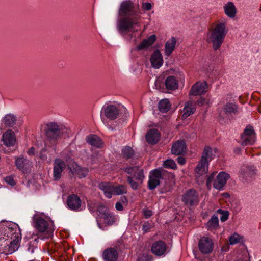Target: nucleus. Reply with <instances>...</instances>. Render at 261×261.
<instances>
[{
	"instance_id": "13d9d810",
	"label": "nucleus",
	"mask_w": 261,
	"mask_h": 261,
	"mask_svg": "<svg viewBox=\"0 0 261 261\" xmlns=\"http://www.w3.org/2000/svg\"><path fill=\"white\" fill-rule=\"evenodd\" d=\"M146 259L149 260L150 259V256L148 255H145L143 256Z\"/></svg>"
},
{
	"instance_id": "412c9836",
	"label": "nucleus",
	"mask_w": 261,
	"mask_h": 261,
	"mask_svg": "<svg viewBox=\"0 0 261 261\" xmlns=\"http://www.w3.org/2000/svg\"><path fill=\"white\" fill-rule=\"evenodd\" d=\"M160 136V133L157 129H150L146 135V140L148 143L154 144L159 141Z\"/></svg>"
},
{
	"instance_id": "6e6d98bb",
	"label": "nucleus",
	"mask_w": 261,
	"mask_h": 261,
	"mask_svg": "<svg viewBox=\"0 0 261 261\" xmlns=\"http://www.w3.org/2000/svg\"><path fill=\"white\" fill-rule=\"evenodd\" d=\"M206 101L205 102V105L209 106L212 102V100L210 98L206 97Z\"/></svg>"
},
{
	"instance_id": "79ce46f5",
	"label": "nucleus",
	"mask_w": 261,
	"mask_h": 261,
	"mask_svg": "<svg viewBox=\"0 0 261 261\" xmlns=\"http://www.w3.org/2000/svg\"><path fill=\"white\" fill-rule=\"evenodd\" d=\"M97 211L102 215V217L104 216L110 217L109 215L110 212L108 208L103 205H99L97 208Z\"/></svg>"
},
{
	"instance_id": "f704fd0d",
	"label": "nucleus",
	"mask_w": 261,
	"mask_h": 261,
	"mask_svg": "<svg viewBox=\"0 0 261 261\" xmlns=\"http://www.w3.org/2000/svg\"><path fill=\"white\" fill-rule=\"evenodd\" d=\"M20 240L16 239L11 240L10 244L8 245V251H6L7 254H12L16 251L18 248L19 242Z\"/></svg>"
},
{
	"instance_id": "4d7b16f0",
	"label": "nucleus",
	"mask_w": 261,
	"mask_h": 261,
	"mask_svg": "<svg viewBox=\"0 0 261 261\" xmlns=\"http://www.w3.org/2000/svg\"><path fill=\"white\" fill-rule=\"evenodd\" d=\"M121 200L123 202H127V199L125 196L121 197Z\"/></svg>"
},
{
	"instance_id": "bf43d9fd",
	"label": "nucleus",
	"mask_w": 261,
	"mask_h": 261,
	"mask_svg": "<svg viewBox=\"0 0 261 261\" xmlns=\"http://www.w3.org/2000/svg\"><path fill=\"white\" fill-rule=\"evenodd\" d=\"M28 251L30 252L31 253H33L34 252V249H30V248H28Z\"/></svg>"
},
{
	"instance_id": "09e8293b",
	"label": "nucleus",
	"mask_w": 261,
	"mask_h": 261,
	"mask_svg": "<svg viewBox=\"0 0 261 261\" xmlns=\"http://www.w3.org/2000/svg\"><path fill=\"white\" fill-rule=\"evenodd\" d=\"M143 215L145 218H149L152 215V212L149 210H144L143 211Z\"/></svg>"
},
{
	"instance_id": "ea45409f",
	"label": "nucleus",
	"mask_w": 261,
	"mask_h": 261,
	"mask_svg": "<svg viewBox=\"0 0 261 261\" xmlns=\"http://www.w3.org/2000/svg\"><path fill=\"white\" fill-rule=\"evenodd\" d=\"M122 153L123 157L126 159H129L133 156L134 151L131 147L126 146L123 149Z\"/></svg>"
},
{
	"instance_id": "cd10ccee",
	"label": "nucleus",
	"mask_w": 261,
	"mask_h": 261,
	"mask_svg": "<svg viewBox=\"0 0 261 261\" xmlns=\"http://www.w3.org/2000/svg\"><path fill=\"white\" fill-rule=\"evenodd\" d=\"M70 169L73 174L77 176L80 178L86 177L88 173L87 168L81 167L77 165H75Z\"/></svg>"
},
{
	"instance_id": "4468645a",
	"label": "nucleus",
	"mask_w": 261,
	"mask_h": 261,
	"mask_svg": "<svg viewBox=\"0 0 261 261\" xmlns=\"http://www.w3.org/2000/svg\"><path fill=\"white\" fill-rule=\"evenodd\" d=\"M119 254V250L117 247H109L103 251L102 258L104 261H117Z\"/></svg>"
},
{
	"instance_id": "393cba45",
	"label": "nucleus",
	"mask_w": 261,
	"mask_h": 261,
	"mask_svg": "<svg viewBox=\"0 0 261 261\" xmlns=\"http://www.w3.org/2000/svg\"><path fill=\"white\" fill-rule=\"evenodd\" d=\"M86 142L92 146L101 148L102 146L101 139L95 135H90L86 138Z\"/></svg>"
},
{
	"instance_id": "f257e3e1",
	"label": "nucleus",
	"mask_w": 261,
	"mask_h": 261,
	"mask_svg": "<svg viewBox=\"0 0 261 261\" xmlns=\"http://www.w3.org/2000/svg\"><path fill=\"white\" fill-rule=\"evenodd\" d=\"M118 13L122 17L118 25L119 31L134 33L140 30L142 13L139 5L131 0L123 1L120 4Z\"/></svg>"
},
{
	"instance_id": "49530a36",
	"label": "nucleus",
	"mask_w": 261,
	"mask_h": 261,
	"mask_svg": "<svg viewBox=\"0 0 261 261\" xmlns=\"http://www.w3.org/2000/svg\"><path fill=\"white\" fill-rule=\"evenodd\" d=\"M5 181L11 186H14L15 185V182L12 176H7L5 178Z\"/></svg>"
},
{
	"instance_id": "2f4dec72",
	"label": "nucleus",
	"mask_w": 261,
	"mask_h": 261,
	"mask_svg": "<svg viewBox=\"0 0 261 261\" xmlns=\"http://www.w3.org/2000/svg\"><path fill=\"white\" fill-rule=\"evenodd\" d=\"M165 85L168 89L175 90L178 87V82L174 76H170L166 79Z\"/></svg>"
},
{
	"instance_id": "c03bdc74",
	"label": "nucleus",
	"mask_w": 261,
	"mask_h": 261,
	"mask_svg": "<svg viewBox=\"0 0 261 261\" xmlns=\"http://www.w3.org/2000/svg\"><path fill=\"white\" fill-rule=\"evenodd\" d=\"M241 237L237 233H234L229 238V243L230 245H234L239 243L241 241Z\"/></svg>"
},
{
	"instance_id": "6e6552de",
	"label": "nucleus",
	"mask_w": 261,
	"mask_h": 261,
	"mask_svg": "<svg viewBox=\"0 0 261 261\" xmlns=\"http://www.w3.org/2000/svg\"><path fill=\"white\" fill-rule=\"evenodd\" d=\"M241 144L243 146L253 144L256 141V135L253 127L247 125L241 135Z\"/></svg>"
},
{
	"instance_id": "f8f14e48",
	"label": "nucleus",
	"mask_w": 261,
	"mask_h": 261,
	"mask_svg": "<svg viewBox=\"0 0 261 261\" xmlns=\"http://www.w3.org/2000/svg\"><path fill=\"white\" fill-rule=\"evenodd\" d=\"M214 244L211 239L203 237L199 241L198 248L203 254H208L213 250Z\"/></svg>"
},
{
	"instance_id": "4c0bfd02",
	"label": "nucleus",
	"mask_w": 261,
	"mask_h": 261,
	"mask_svg": "<svg viewBox=\"0 0 261 261\" xmlns=\"http://www.w3.org/2000/svg\"><path fill=\"white\" fill-rule=\"evenodd\" d=\"M113 195H121L127 192V189L126 186L119 185L115 186L113 185Z\"/></svg>"
},
{
	"instance_id": "58836bf2",
	"label": "nucleus",
	"mask_w": 261,
	"mask_h": 261,
	"mask_svg": "<svg viewBox=\"0 0 261 261\" xmlns=\"http://www.w3.org/2000/svg\"><path fill=\"white\" fill-rule=\"evenodd\" d=\"M219 225L218 218L216 215H213L211 219L207 222L206 226L209 229L216 228Z\"/></svg>"
},
{
	"instance_id": "9d476101",
	"label": "nucleus",
	"mask_w": 261,
	"mask_h": 261,
	"mask_svg": "<svg viewBox=\"0 0 261 261\" xmlns=\"http://www.w3.org/2000/svg\"><path fill=\"white\" fill-rule=\"evenodd\" d=\"M5 232L7 237L11 240H20L21 239L20 229L18 225L15 223L9 224L5 229Z\"/></svg>"
},
{
	"instance_id": "0eeeda50",
	"label": "nucleus",
	"mask_w": 261,
	"mask_h": 261,
	"mask_svg": "<svg viewBox=\"0 0 261 261\" xmlns=\"http://www.w3.org/2000/svg\"><path fill=\"white\" fill-rule=\"evenodd\" d=\"M172 174L163 169H157L150 172L148 180V188L154 189L160 184V180H167L172 177Z\"/></svg>"
},
{
	"instance_id": "473e14b6",
	"label": "nucleus",
	"mask_w": 261,
	"mask_h": 261,
	"mask_svg": "<svg viewBox=\"0 0 261 261\" xmlns=\"http://www.w3.org/2000/svg\"><path fill=\"white\" fill-rule=\"evenodd\" d=\"M30 163L29 161L27 160L26 159L24 158L22 156H20L15 161V164L17 168L22 171H24V170L27 168V166L29 165Z\"/></svg>"
},
{
	"instance_id": "a211bd4d",
	"label": "nucleus",
	"mask_w": 261,
	"mask_h": 261,
	"mask_svg": "<svg viewBox=\"0 0 261 261\" xmlns=\"http://www.w3.org/2000/svg\"><path fill=\"white\" fill-rule=\"evenodd\" d=\"M208 163L201 159L197 164L195 168L196 177L198 178V180L202 181L203 179H200V176L205 175L208 171Z\"/></svg>"
},
{
	"instance_id": "864d4df0",
	"label": "nucleus",
	"mask_w": 261,
	"mask_h": 261,
	"mask_svg": "<svg viewBox=\"0 0 261 261\" xmlns=\"http://www.w3.org/2000/svg\"><path fill=\"white\" fill-rule=\"evenodd\" d=\"M177 160L178 164L180 165H184L186 162L185 159L181 156L178 157Z\"/></svg>"
},
{
	"instance_id": "2eb2a0df",
	"label": "nucleus",
	"mask_w": 261,
	"mask_h": 261,
	"mask_svg": "<svg viewBox=\"0 0 261 261\" xmlns=\"http://www.w3.org/2000/svg\"><path fill=\"white\" fill-rule=\"evenodd\" d=\"M67 205L69 209L73 211H77L81 206L82 201L77 195L71 194L67 197Z\"/></svg>"
},
{
	"instance_id": "6ab92c4d",
	"label": "nucleus",
	"mask_w": 261,
	"mask_h": 261,
	"mask_svg": "<svg viewBox=\"0 0 261 261\" xmlns=\"http://www.w3.org/2000/svg\"><path fill=\"white\" fill-rule=\"evenodd\" d=\"M2 141L4 144L7 147L13 146L16 142L14 133L11 130H7L3 135Z\"/></svg>"
},
{
	"instance_id": "5701e85b",
	"label": "nucleus",
	"mask_w": 261,
	"mask_h": 261,
	"mask_svg": "<svg viewBox=\"0 0 261 261\" xmlns=\"http://www.w3.org/2000/svg\"><path fill=\"white\" fill-rule=\"evenodd\" d=\"M238 111V106L234 103H228L226 104L220 113V116L224 117V114L227 116L236 114Z\"/></svg>"
},
{
	"instance_id": "e433bc0d",
	"label": "nucleus",
	"mask_w": 261,
	"mask_h": 261,
	"mask_svg": "<svg viewBox=\"0 0 261 261\" xmlns=\"http://www.w3.org/2000/svg\"><path fill=\"white\" fill-rule=\"evenodd\" d=\"M158 107L161 112L166 113L170 108V104L168 99H162L160 101Z\"/></svg>"
},
{
	"instance_id": "dca6fc26",
	"label": "nucleus",
	"mask_w": 261,
	"mask_h": 261,
	"mask_svg": "<svg viewBox=\"0 0 261 261\" xmlns=\"http://www.w3.org/2000/svg\"><path fill=\"white\" fill-rule=\"evenodd\" d=\"M167 245L163 241H157L154 242L151 247L152 253L158 256L164 255L167 250Z\"/></svg>"
},
{
	"instance_id": "423d86ee",
	"label": "nucleus",
	"mask_w": 261,
	"mask_h": 261,
	"mask_svg": "<svg viewBox=\"0 0 261 261\" xmlns=\"http://www.w3.org/2000/svg\"><path fill=\"white\" fill-rule=\"evenodd\" d=\"M216 174V172H213L208 176L206 182V187L210 189L213 182V187L215 189L219 191L223 190L227 180L230 178V176L224 171L219 172L217 176Z\"/></svg>"
},
{
	"instance_id": "603ef678",
	"label": "nucleus",
	"mask_w": 261,
	"mask_h": 261,
	"mask_svg": "<svg viewBox=\"0 0 261 261\" xmlns=\"http://www.w3.org/2000/svg\"><path fill=\"white\" fill-rule=\"evenodd\" d=\"M115 207L118 211H122L123 209V207L120 202H117L116 203Z\"/></svg>"
},
{
	"instance_id": "b1692460",
	"label": "nucleus",
	"mask_w": 261,
	"mask_h": 261,
	"mask_svg": "<svg viewBox=\"0 0 261 261\" xmlns=\"http://www.w3.org/2000/svg\"><path fill=\"white\" fill-rule=\"evenodd\" d=\"M186 147L185 143L183 140H178L174 143L172 146V153L177 155H180L185 151Z\"/></svg>"
},
{
	"instance_id": "20e7f679",
	"label": "nucleus",
	"mask_w": 261,
	"mask_h": 261,
	"mask_svg": "<svg viewBox=\"0 0 261 261\" xmlns=\"http://www.w3.org/2000/svg\"><path fill=\"white\" fill-rule=\"evenodd\" d=\"M33 220L35 229L39 232L43 233L45 238H48L53 235L55 229L54 223L51 220L38 214L34 215Z\"/></svg>"
},
{
	"instance_id": "37998d69",
	"label": "nucleus",
	"mask_w": 261,
	"mask_h": 261,
	"mask_svg": "<svg viewBox=\"0 0 261 261\" xmlns=\"http://www.w3.org/2000/svg\"><path fill=\"white\" fill-rule=\"evenodd\" d=\"M218 213L221 215L220 217V220L221 222H224L228 219L229 212L227 211H223L221 209H219L217 211Z\"/></svg>"
},
{
	"instance_id": "c9c22d12",
	"label": "nucleus",
	"mask_w": 261,
	"mask_h": 261,
	"mask_svg": "<svg viewBox=\"0 0 261 261\" xmlns=\"http://www.w3.org/2000/svg\"><path fill=\"white\" fill-rule=\"evenodd\" d=\"M226 14L230 17H233L236 14L235 7L232 3H228L224 7Z\"/></svg>"
},
{
	"instance_id": "de8ad7c7",
	"label": "nucleus",
	"mask_w": 261,
	"mask_h": 261,
	"mask_svg": "<svg viewBox=\"0 0 261 261\" xmlns=\"http://www.w3.org/2000/svg\"><path fill=\"white\" fill-rule=\"evenodd\" d=\"M152 8V5L150 3H143L142 4V8L144 10H150Z\"/></svg>"
},
{
	"instance_id": "a878e982",
	"label": "nucleus",
	"mask_w": 261,
	"mask_h": 261,
	"mask_svg": "<svg viewBox=\"0 0 261 261\" xmlns=\"http://www.w3.org/2000/svg\"><path fill=\"white\" fill-rule=\"evenodd\" d=\"M255 173V172L253 169L248 166H244L241 169L239 173V177L244 180H248Z\"/></svg>"
},
{
	"instance_id": "052dcab7",
	"label": "nucleus",
	"mask_w": 261,
	"mask_h": 261,
	"mask_svg": "<svg viewBox=\"0 0 261 261\" xmlns=\"http://www.w3.org/2000/svg\"><path fill=\"white\" fill-rule=\"evenodd\" d=\"M225 194L226 195V196H229L228 193H225Z\"/></svg>"
},
{
	"instance_id": "72a5a7b5",
	"label": "nucleus",
	"mask_w": 261,
	"mask_h": 261,
	"mask_svg": "<svg viewBox=\"0 0 261 261\" xmlns=\"http://www.w3.org/2000/svg\"><path fill=\"white\" fill-rule=\"evenodd\" d=\"M213 158V154L212 148L209 146H205L203 149L201 159L208 163Z\"/></svg>"
},
{
	"instance_id": "3c124183",
	"label": "nucleus",
	"mask_w": 261,
	"mask_h": 261,
	"mask_svg": "<svg viewBox=\"0 0 261 261\" xmlns=\"http://www.w3.org/2000/svg\"><path fill=\"white\" fill-rule=\"evenodd\" d=\"M142 227L143 230L145 232H147L150 228V224L148 222H145L143 224Z\"/></svg>"
},
{
	"instance_id": "39448f33",
	"label": "nucleus",
	"mask_w": 261,
	"mask_h": 261,
	"mask_svg": "<svg viewBox=\"0 0 261 261\" xmlns=\"http://www.w3.org/2000/svg\"><path fill=\"white\" fill-rule=\"evenodd\" d=\"M124 171L129 175L127 176L128 182L133 190H137L144 179L143 170L138 166L125 168Z\"/></svg>"
},
{
	"instance_id": "a19ab883",
	"label": "nucleus",
	"mask_w": 261,
	"mask_h": 261,
	"mask_svg": "<svg viewBox=\"0 0 261 261\" xmlns=\"http://www.w3.org/2000/svg\"><path fill=\"white\" fill-rule=\"evenodd\" d=\"M164 167L166 168L175 169L177 168L176 163L173 160H167L164 162Z\"/></svg>"
},
{
	"instance_id": "bb28decb",
	"label": "nucleus",
	"mask_w": 261,
	"mask_h": 261,
	"mask_svg": "<svg viewBox=\"0 0 261 261\" xmlns=\"http://www.w3.org/2000/svg\"><path fill=\"white\" fill-rule=\"evenodd\" d=\"M113 184L110 182H103L99 184V188L101 190L105 195L108 198L112 197L113 195Z\"/></svg>"
},
{
	"instance_id": "c85d7f7f",
	"label": "nucleus",
	"mask_w": 261,
	"mask_h": 261,
	"mask_svg": "<svg viewBox=\"0 0 261 261\" xmlns=\"http://www.w3.org/2000/svg\"><path fill=\"white\" fill-rule=\"evenodd\" d=\"M17 118L13 114H7L2 119V123L6 127H13L16 124Z\"/></svg>"
},
{
	"instance_id": "a18cd8bd",
	"label": "nucleus",
	"mask_w": 261,
	"mask_h": 261,
	"mask_svg": "<svg viewBox=\"0 0 261 261\" xmlns=\"http://www.w3.org/2000/svg\"><path fill=\"white\" fill-rule=\"evenodd\" d=\"M109 215L111 217H108V216H104L103 218L106 223H107L108 224L111 225L115 221V218L114 216L110 212Z\"/></svg>"
},
{
	"instance_id": "9b49d317",
	"label": "nucleus",
	"mask_w": 261,
	"mask_h": 261,
	"mask_svg": "<svg viewBox=\"0 0 261 261\" xmlns=\"http://www.w3.org/2000/svg\"><path fill=\"white\" fill-rule=\"evenodd\" d=\"M182 201L187 205H197L199 202L198 194L194 189H190L182 197Z\"/></svg>"
},
{
	"instance_id": "ddd939ff",
	"label": "nucleus",
	"mask_w": 261,
	"mask_h": 261,
	"mask_svg": "<svg viewBox=\"0 0 261 261\" xmlns=\"http://www.w3.org/2000/svg\"><path fill=\"white\" fill-rule=\"evenodd\" d=\"M207 84L205 81H199L194 84L189 92L190 95H202L207 91Z\"/></svg>"
},
{
	"instance_id": "8fccbe9b",
	"label": "nucleus",
	"mask_w": 261,
	"mask_h": 261,
	"mask_svg": "<svg viewBox=\"0 0 261 261\" xmlns=\"http://www.w3.org/2000/svg\"><path fill=\"white\" fill-rule=\"evenodd\" d=\"M206 98L201 97L197 101V104L199 106H202L205 105Z\"/></svg>"
},
{
	"instance_id": "5fc2aeb1",
	"label": "nucleus",
	"mask_w": 261,
	"mask_h": 261,
	"mask_svg": "<svg viewBox=\"0 0 261 261\" xmlns=\"http://www.w3.org/2000/svg\"><path fill=\"white\" fill-rule=\"evenodd\" d=\"M35 153V148L33 147H31L28 151L29 155H33Z\"/></svg>"
},
{
	"instance_id": "1a4fd4ad",
	"label": "nucleus",
	"mask_w": 261,
	"mask_h": 261,
	"mask_svg": "<svg viewBox=\"0 0 261 261\" xmlns=\"http://www.w3.org/2000/svg\"><path fill=\"white\" fill-rule=\"evenodd\" d=\"M119 114L120 110L117 106L109 105L102 108L101 111V117L104 115L109 119L115 120L118 117Z\"/></svg>"
},
{
	"instance_id": "aec40b11",
	"label": "nucleus",
	"mask_w": 261,
	"mask_h": 261,
	"mask_svg": "<svg viewBox=\"0 0 261 261\" xmlns=\"http://www.w3.org/2000/svg\"><path fill=\"white\" fill-rule=\"evenodd\" d=\"M150 62L152 66L155 68H159L163 63L162 55L159 50L155 51L151 56Z\"/></svg>"
},
{
	"instance_id": "c756f323",
	"label": "nucleus",
	"mask_w": 261,
	"mask_h": 261,
	"mask_svg": "<svg viewBox=\"0 0 261 261\" xmlns=\"http://www.w3.org/2000/svg\"><path fill=\"white\" fill-rule=\"evenodd\" d=\"M176 40L175 37H172L165 44V53L166 56H169L175 48Z\"/></svg>"
},
{
	"instance_id": "f3484780",
	"label": "nucleus",
	"mask_w": 261,
	"mask_h": 261,
	"mask_svg": "<svg viewBox=\"0 0 261 261\" xmlns=\"http://www.w3.org/2000/svg\"><path fill=\"white\" fill-rule=\"evenodd\" d=\"M66 167L64 161L60 159H56L54 163V178L55 180L59 179L62 173Z\"/></svg>"
},
{
	"instance_id": "f03ea898",
	"label": "nucleus",
	"mask_w": 261,
	"mask_h": 261,
	"mask_svg": "<svg viewBox=\"0 0 261 261\" xmlns=\"http://www.w3.org/2000/svg\"><path fill=\"white\" fill-rule=\"evenodd\" d=\"M226 24L224 23H218L210 28L206 36V41L212 44L213 48L216 51L221 47L227 33Z\"/></svg>"
},
{
	"instance_id": "7ed1b4c3",
	"label": "nucleus",
	"mask_w": 261,
	"mask_h": 261,
	"mask_svg": "<svg viewBox=\"0 0 261 261\" xmlns=\"http://www.w3.org/2000/svg\"><path fill=\"white\" fill-rule=\"evenodd\" d=\"M67 128L55 122H49L45 125L44 132L46 136V145L49 146L56 145L57 142L67 133Z\"/></svg>"
},
{
	"instance_id": "7c9ffc66",
	"label": "nucleus",
	"mask_w": 261,
	"mask_h": 261,
	"mask_svg": "<svg viewBox=\"0 0 261 261\" xmlns=\"http://www.w3.org/2000/svg\"><path fill=\"white\" fill-rule=\"evenodd\" d=\"M156 38L155 35L150 36L148 39H144L141 43L137 46V49L140 50L150 46L155 42Z\"/></svg>"
},
{
	"instance_id": "4be33fe9",
	"label": "nucleus",
	"mask_w": 261,
	"mask_h": 261,
	"mask_svg": "<svg viewBox=\"0 0 261 261\" xmlns=\"http://www.w3.org/2000/svg\"><path fill=\"white\" fill-rule=\"evenodd\" d=\"M196 110V103L193 101H189L185 103L183 109L182 119H186L193 114Z\"/></svg>"
}]
</instances>
